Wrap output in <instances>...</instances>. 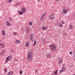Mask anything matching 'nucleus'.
<instances>
[{
  "label": "nucleus",
  "mask_w": 75,
  "mask_h": 75,
  "mask_svg": "<svg viewBox=\"0 0 75 75\" xmlns=\"http://www.w3.org/2000/svg\"><path fill=\"white\" fill-rule=\"evenodd\" d=\"M33 53L32 52H29L27 55L28 60L29 62L32 61L33 60Z\"/></svg>",
  "instance_id": "f257e3e1"
},
{
  "label": "nucleus",
  "mask_w": 75,
  "mask_h": 75,
  "mask_svg": "<svg viewBox=\"0 0 75 75\" xmlns=\"http://www.w3.org/2000/svg\"><path fill=\"white\" fill-rule=\"evenodd\" d=\"M49 47L51 51H54L56 50L57 47L55 45L52 44L50 45Z\"/></svg>",
  "instance_id": "f03ea898"
},
{
  "label": "nucleus",
  "mask_w": 75,
  "mask_h": 75,
  "mask_svg": "<svg viewBox=\"0 0 75 75\" xmlns=\"http://www.w3.org/2000/svg\"><path fill=\"white\" fill-rule=\"evenodd\" d=\"M62 14L63 15H65L66 14L68 13V11H66V8L65 7H64L62 10Z\"/></svg>",
  "instance_id": "7ed1b4c3"
},
{
  "label": "nucleus",
  "mask_w": 75,
  "mask_h": 75,
  "mask_svg": "<svg viewBox=\"0 0 75 75\" xmlns=\"http://www.w3.org/2000/svg\"><path fill=\"white\" fill-rule=\"evenodd\" d=\"M49 18L50 20H54L55 18V16L53 14H51Z\"/></svg>",
  "instance_id": "20e7f679"
},
{
  "label": "nucleus",
  "mask_w": 75,
  "mask_h": 75,
  "mask_svg": "<svg viewBox=\"0 0 75 75\" xmlns=\"http://www.w3.org/2000/svg\"><path fill=\"white\" fill-rule=\"evenodd\" d=\"M46 15V13H43L41 16L40 17V20H42L44 19V18L45 17V16Z\"/></svg>",
  "instance_id": "39448f33"
},
{
  "label": "nucleus",
  "mask_w": 75,
  "mask_h": 75,
  "mask_svg": "<svg viewBox=\"0 0 75 75\" xmlns=\"http://www.w3.org/2000/svg\"><path fill=\"white\" fill-rule=\"evenodd\" d=\"M58 64L59 65H61V63L63 62V59L61 58H59V59Z\"/></svg>",
  "instance_id": "423d86ee"
},
{
  "label": "nucleus",
  "mask_w": 75,
  "mask_h": 75,
  "mask_svg": "<svg viewBox=\"0 0 75 75\" xmlns=\"http://www.w3.org/2000/svg\"><path fill=\"white\" fill-rule=\"evenodd\" d=\"M65 70H66V68L65 67H63L62 68V70H60L59 71V73H62V72H65Z\"/></svg>",
  "instance_id": "0eeeda50"
},
{
  "label": "nucleus",
  "mask_w": 75,
  "mask_h": 75,
  "mask_svg": "<svg viewBox=\"0 0 75 75\" xmlns=\"http://www.w3.org/2000/svg\"><path fill=\"white\" fill-rule=\"evenodd\" d=\"M34 38V35L33 34H31L30 35V39L31 41H33V39Z\"/></svg>",
  "instance_id": "6e6552de"
},
{
  "label": "nucleus",
  "mask_w": 75,
  "mask_h": 75,
  "mask_svg": "<svg viewBox=\"0 0 75 75\" xmlns=\"http://www.w3.org/2000/svg\"><path fill=\"white\" fill-rule=\"evenodd\" d=\"M0 47L1 48H4V46H5L4 44L3 43H0Z\"/></svg>",
  "instance_id": "1a4fd4ad"
},
{
  "label": "nucleus",
  "mask_w": 75,
  "mask_h": 75,
  "mask_svg": "<svg viewBox=\"0 0 75 75\" xmlns=\"http://www.w3.org/2000/svg\"><path fill=\"white\" fill-rule=\"evenodd\" d=\"M42 41H43V43L45 44H47V42L45 40V39L44 38H43L42 40Z\"/></svg>",
  "instance_id": "9d476101"
},
{
  "label": "nucleus",
  "mask_w": 75,
  "mask_h": 75,
  "mask_svg": "<svg viewBox=\"0 0 75 75\" xmlns=\"http://www.w3.org/2000/svg\"><path fill=\"white\" fill-rule=\"evenodd\" d=\"M6 24L7 26H11V23L8 21H6Z\"/></svg>",
  "instance_id": "9b49d317"
},
{
  "label": "nucleus",
  "mask_w": 75,
  "mask_h": 75,
  "mask_svg": "<svg viewBox=\"0 0 75 75\" xmlns=\"http://www.w3.org/2000/svg\"><path fill=\"white\" fill-rule=\"evenodd\" d=\"M25 31L26 33H28V32H29V28L28 27H26L25 28Z\"/></svg>",
  "instance_id": "f8f14e48"
},
{
  "label": "nucleus",
  "mask_w": 75,
  "mask_h": 75,
  "mask_svg": "<svg viewBox=\"0 0 75 75\" xmlns=\"http://www.w3.org/2000/svg\"><path fill=\"white\" fill-rule=\"evenodd\" d=\"M42 30H47V27L45 26H43L42 28Z\"/></svg>",
  "instance_id": "ddd939ff"
},
{
  "label": "nucleus",
  "mask_w": 75,
  "mask_h": 75,
  "mask_svg": "<svg viewBox=\"0 0 75 75\" xmlns=\"http://www.w3.org/2000/svg\"><path fill=\"white\" fill-rule=\"evenodd\" d=\"M15 42L16 44H20L21 41L18 40H17L15 41Z\"/></svg>",
  "instance_id": "4468645a"
},
{
  "label": "nucleus",
  "mask_w": 75,
  "mask_h": 75,
  "mask_svg": "<svg viewBox=\"0 0 75 75\" xmlns=\"http://www.w3.org/2000/svg\"><path fill=\"white\" fill-rule=\"evenodd\" d=\"M46 57L47 58H50L51 57V55L50 54H46Z\"/></svg>",
  "instance_id": "2eb2a0df"
},
{
  "label": "nucleus",
  "mask_w": 75,
  "mask_h": 75,
  "mask_svg": "<svg viewBox=\"0 0 75 75\" xmlns=\"http://www.w3.org/2000/svg\"><path fill=\"white\" fill-rule=\"evenodd\" d=\"M13 58V56L11 55H10L9 57H7L8 59H9V60L10 61L11 59V58Z\"/></svg>",
  "instance_id": "dca6fc26"
},
{
  "label": "nucleus",
  "mask_w": 75,
  "mask_h": 75,
  "mask_svg": "<svg viewBox=\"0 0 75 75\" xmlns=\"http://www.w3.org/2000/svg\"><path fill=\"white\" fill-rule=\"evenodd\" d=\"M23 13H25L26 11V9L25 8H22L21 9Z\"/></svg>",
  "instance_id": "f3484780"
},
{
  "label": "nucleus",
  "mask_w": 75,
  "mask_h": 75,
  "mask_svg": "<svg viewBox=\"0 0 75 75\" xmlns=\"http://www.w3.org/2000/svg\"><path fill=\"white\" fill-rule=\"evenodd\" d=\"M2 35L4 36H5L6 35V32H5V31L4 30H3L2 31Z\"/></svg>",
  "instance_id": "a211bd4d"
},
{
  "label": "nucleus",
  "mask_w": 75,
  "mask_h": 75,
  "mask_svg": "<svg viewBox=\"0 0 75 75\" xmlns=\"http://www.w3.org/2000/svg\"><path fill=\"white\" fill-rule=\"evenodd\" d=\"M26 47H28L29 46V42H27L25 44Z\"/></svg>",
  "instance_id": "6ab92c4d"
},
{
  "label": "nucleus",
  "mask_w": 75,
  "mask_h": 75,
  "mask_svg": "<svg viewBox=\"0 0 75 75\" xmlns=\"http://www.w3.org/2000/svg\"><path fill=\"white\" fill-rule=\"evenodd\" d=\"M4 52H5V50H4L2 51L0 53L1 55H3V54H4Z\"/></svg>",
  "instance_id": "aec40b11"
},
{
  "label": "nucleus",
  "mask_w": 75,
  "mask_h": 75,
  "mask_svg": "<svg viewBox=\"0 0 75 75\" xmlns=\"http://www.w3.org/2000/svg\"><path fill=\"white\" fill-rule=\"evenodd\" d=\"M13 74V71H10L8 73V75H11V74Z\"/></svg>",
  "instance_id": "412c9836"
},
{
  "label": "nucleus",
  "mask_w": 75,
  "mask_h": 75,
  "mask_svg": "<svg viewBox=\"0 0 75 75\" xmlns=\"http://www.w3.org/2000/svg\"><path fill=\"white\" fill-rule=\"evenodd\" d=\"M57 25L58 26H59V27H62V25L60 23H57Z\"/></svg>",
  "instance_id": "4be33fe9"
},
{
  "label": "nucleus",
  "mask_w": 75,
  "mask_h": 75,
  "mask_svg": "<svg viewBox=\"0 0 75 75\" xmlns=\"http://www.w3.org/2000/svg\"><path fill=\"white\" fill-rule=\"evenodd\" d=\"M69 28H71V29H73V28H74V26L72 25H69Z\"/></svg>",
  "instance_id": "5701e85b"
},
{
  "label": "nucleus",
  "mask_w": 75,
  "mask_h": 75,
  "mask_svg": "<svg viewBox=\"0 0 75 75\" xmlns=\"http://www.w3.org/2000/svg\"><path fill=\"white\" fill-rule=\"evenodd\" d=\"M55 75H57L58 74V70H56L54 72Z\"/></svg>",
  "instance_id": "b1692460"
},
{
  "label": "nucleus",
  "mask_w": 75,
  "mask_h": 75,
  "mask_svg": "<svg viewBox=\"0 0 75 75\" xmlns=\"http://www.w3.org/2000/svg\"><path fill=\"white\" fill-rule=\"evenodd\" d=\"M9 60H10V59H8V58H6V61H5V62H6V63H7L8 61H10Z\"/></svg>",
  "instance_id": "393cba45"
},
{
  "label": "nucleus",
  "mask_w": 75,
  "mask_h": 75,
  "mask_svg": "<svg viewBox=\"0 0 75 75\" xmlns=\"http://www.w3.org/2000/svg\"><path fill=\"white\" fill-rule=\"evenodd\" d=\"M32 24L33 23H32V22L30 21L29 23V25H32Z\"/></svg>",
  "instance_id": "a878e982"
},
{
  "label": "nucleus",
  "mask_w": 75,
  "mask_h": 75,
  "mask_svg": "<svg viewBox=\"0 0 75 75\" xmlns=\"http://www.w3.org/2000/svg\"><path fill=\"white\" fill-rule=\"evenodd\" d=\"M13 34L14 35H17V33L16 32H14L13 33Z\"/></svg>",
  "instance_id": "bb28decb"
},
{
  "label": "nucleus",
  "mask_w": 75,
  "mask_h": 75,
  "mask_svg": "<svg viewBox=\"0 0 75 75\" xmlns=\"http://www.w3.org/2000/svg\"><path fill=\"white\" fill-rule=\"evenodd\" d=\"M36 43H37V42H36V41H35L34 42L33 45L34 47V46H35V45H36Z\"/></svg>",
  "instance_id": "cd10ccee"
},
{
  "label": "nucleus",
  "mask_w": 75,
  "mask_h": 75,
  "mask_svg": "<svg viewBox=\"0 0 75 75\" xmlns=\"http://www.w3.org/2000/svg\"><path fill=\"white\" fill-rule=\"evenodd\" d=\"M21 4V3L20 2H18L16 3V5H20Z\"/></svg>",
  "instance_id": "c85d7f7f"
},
{
  "label": "nucleus",
  "mask_w": 75,
  "mask_h": 75,
  "mask_svg": "<svg viewBox=\"0 0 75 75\" xmlns=\"http://www.w3.org/2000/svg\"><path fill=\"white\" fill-rule=\"evenodd\" d=\"M23 14V12L22 11H21L19 13V14L20 15H21L22 14Z\"/></svg>",
  "instance_id": "c756f323"
},
{
  "label": "nucleus",
  "mask_w": 75,
  "mask_h": 75,
  "mask_svg": "<svg viewBox=\"0 0 75 75\" xmlns=\"http://www.w3.org/2000/svg\"><path fill=\"white\" fill-rule=\"evenodd\" d=\"M20 75H21V74H23V71H20Z\"/></svg>",
  "instance_id": "7c9ffc66"
},
{
  "label": "nucleus",
  "mask_w": 75,
  "mask_h": 75,
  "mask_svg": "<svg viewBox=\"0 0 75 75\" xmlns=\"http://www.w3.org/2000/svg\"><path fill=\"white\" fill-rule=\"evenodd\" d=\"M4 71L5 72V73H6V72H7V69H5L4 70Z\"/></svg>",
  "instance_id": "2f4dec72"
},
{
  "label": "nucleus",
  "mask_w": 75,
  "mask_h": 75,
  "mask_svg": "<svg viewBox=\"0 0 75 75\" xmlns=\"http://www.w3.org/2000/svg\"><path fill=\"white\" fill-rule=\"evenodd\" d=\"M12 1L13 0H8V2H9V3H11Z\"/></svg>",
  "instance_id": "473e14b6"
},
{
  "label": "nucleus",
  "mask_w": 75,
  "mask_h": 75,
  "mask_svg": "<svg viewBox=\"0 0 75 75\" xmlns=\"http://www.w3.org/2000/svg\"><path fill=\"white\" fill-rule=\"evenodd\" d=\"M14 61H18V60L17 59H14Z\"/></svg>",
  "instance_id": "72a5a7b5"
},
{
  "label": "nucleus",
  "mask_w": 75,
  "mask_h": 75,
  "mask_svg": "<svg viewBox=\"0 0 75 75\" xmlns=\"http://www.w3.org/2000/svg\"><path fill=\"white\" fill-rule=\"evenodd\" d=\"M9 20L10 21H12V20H13V19H12L11 18H9Z\"/></svg>",
  "instance_id": "f704fd0d"
},
{
  "label": "nucleus",
  "mask_w": 75,
  "mask_h": 75,
  "mask_svg": "<svg viewBox=\"0 0 75 75\" xmlns=\"http://www.w3.org/2000/svg\"><path fill=\"white\" fill-rule=\"evenodd\" d=\"M64 36H67V34L65 32L64 33Z\"/></svg>",
  "instance_id": "c9c22d12"
},
{
  "label": "nucleus",
  "mask_w": 75,
  "mask_h": 75,
  "mask_svg": "<svg viewBox=\"0 0 75 75\" xmlns=\"http://www.w3.org/2000/svg\"><path fill=\"white\" fill-rule=\"evenodd\" d=\"M69 54L70 55H72V52H70L69 53Z\"/></svg>",
  "instance_id": "e433bc0d"
},
{
  "label": "nucleus",
  "mask_w": 75,
  "mask_h": 75,
  "mask_svg": "<svg viewBox=\"0 0 75 75\" xmlns=\"http://www.w3.org/2000/svg\"><path fill=\"white\" fill-rule=\"evenodd\" d=\"M59 1H60V0H56L55 1L56 2H58Z\"/></svg>",
  "instance_id": "4c0bfd02"
},
{
  "label": "nucleus",
  "mask_w": 75,
  "mask_h": 75,
  "mask_svg": "<svg viewBox=\"0 0 75 75\" xmlns=\"http://www.w3.org/2000/svg\"><path fill=\"white\" fill-rule=\"evenodd\" d=\"M21 11H20V10H19L18 11V13H20L21 12Z\"/></svg>",
  "instance_id": "58836bf2"
},
{
  "label": "nucleus",
  "mask_w": 75,
  "mask_h": 75,
  "mask_svg": "<svg viewBox=\"0 0 75 75\" xmlns=\"http://www.w3.org/2000/svg\"><path fill=\"white\" fill-rule=\"evenodd\" d=\"M62 24H65V23L64 22H62Z\"/></svg>",
  "instance_id": "ea45409f"
},
{
  "label": "nucleus",
  "mask_w": 75,
  "mask_h": 75,
  "mask_svg": "<svg viewBox=\"0 0 75 75\" xmlns=\"http://www.w3.org/2000/svg\"><path fill=\"white\" fill-rule=\"evenodd\" d=\"M70 67H71V68H72V67H73V65L70 66Z\"/></svg>",
  "instance_id": "a19ab883"
},
{
  "label": "nucleus",
  "mask_w": 75,
  "mask_h": 75,
  "mask_svg": "<svg viewBox=\"0 0 75 75\" xmlns=\"http://www.w3.org/2000/svg\"><path fill=\"white\" fill-rule=\"evenodd\" d=\"M2 39H3L4 40V39H5V37H2Z\"/></svg>",
  "instance_id": "79ce46f5"
},
{
  "label": "nucleus",
  "mask_w": 75,
  "mask_h": 75,
  "mask_svg": "<svg viewBox=\"0 0 75 75\" xmlns=\"http://www.w3.org/2000/svg\"><path fill=\"white\" fill-rule=\"evenodd\" d=\"M55 75V73H53L52 75Z\"/></svg>",
  "instance_id": "37998d69"
},
{
  "label": "nucleus",
  "mask_w": 75,
  "mask_h": 75,
  "mask_svg": "<svg viewBox=\"0 0 75 75\" xmlns=\"http://www.w3.org/2000/svg\"><path fill=\"white\" fill-rule=\"evenodd\" d=\"M62 65L63 66H65V64H62Z\"/></svg>",
  "instance_id": "c03bdc74"
},
{
  "label": "nucleus",
  "mask_w": 75,
  "mask_h": 75,
  "mask_svg": "<svg viewBox=\"0 0 75 75\" xmlns=\"http://www.w3.org/2000/svg\"><path fill=\"white\" fill-rule=\"evenodd\" d=\"M36 72H38V70H36Z\"/></svg>",
  "instance_id": "a18cd8bd"
},
{
  "label": "nucleus",
  "mask_w": 75,
  "mask_h": 75,
  "mask_svg": "<svg viewBox=\"0 0 75 75\" xmlns=\"http://www.w3.org/2000/svg\"><path fill=\"white\" fill-rule=\"evenodd\" d=\"M11 51H13V50H11Z\"/></svg>",
  "instance_id": "49530a36"
},
{
  "label": "nucleus",
  "mask_w": 75,
  "mask_h": 75,
  "mask_svg": "<svg viewBox=\"0 0 75 75\" xmlns=\"http://www.w3.org/2000/svg\"><path fill=\"white\" fill-rule=\"evenodd\" d=\"M40 1V0H39L38 1Z\"/></svg>",
  "instance_id": "de8ad7c7"
},
{
  "label": "nucleus",
  "mask_w": 75,
  "mask_h": 75,
  "mask_svg": "<svg viewBox=\"0 0 75 75\" xmlns=\"http://www.w3.org/2000/svg\"><path fill=\"white\" fill-rule=\"evenodd\" d=\"M36 39H35V41H36Z\"/></svg>",
  "instance_id": "09e8293b"
},
{
  "label": "nucleus",
  "mask_w": 75,
  "mask_h": 75,
  "mask_svg": "<svg viewBox=\"0 0 75 75\" xmlns=\"http://www.w3.org/2000/svg\"><path fill=\"white\" fill-rule=\"evenodd\" d=\"M73 75H75V74H73Z\"/></svg>",
  "instance_id": "8fccbe9b"
}]
</instances>
